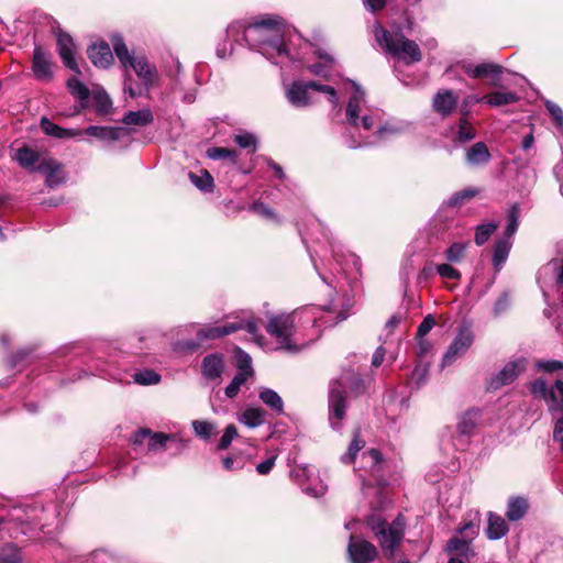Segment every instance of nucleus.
<instances>
[{
    "label": "nucleus",
    "mask_w": 563,
    "mask_h": 563,
    "mask_svg": "<svg viewBox=\"0 0 563 563\" xmlns=\"http://www.w3.org/2000/svg\"><path fill=\"white\" fill-rule=\"evenodd\" d=\"M367 523L378 539L384 555L389 560L394 559L405 533L402 516H398L390 525L380 517L372 516L368 518Z\"/></svg>",
    "instance_id": "obj_5"
},
{
    "label": "nucleus",
    "mask_w": 563,
    "mask_h": 563,
    "mask_svg": "<svg viewBox=\"0 0 563 563\" xmlns=\"http://www.w3.org/2000/svg\"><path fill=\"white\" fill-rule=\"evenodd\" d=\"M476 136L474 126L468 122L467 118L462 117L459 122L456 132V141L461 143L468 142Z\"/></svg>",
    "instance_id": "obj_39"
},
{
    "label": "nucleus",
    "mask_w": 563,
    "mask_h": 563,
    "mask_svg": "<svg viewBox=\"0 0 563 563\" xmlns=\"http://www.w3.org/2000/svg\"><path fill=\"white\" fill-rule=\"evenodd\" d=\"M32 69L35 78L38 80L48 81L53 78V64L49 55L40 46L34 48Z\"/></svg>",
    "instance_id": "obj_16"
},
{
    "label": "nucleus",
    "mask_w": 563,
    "mask_h": 563,
    "mask_svg": "<svg viewBox=\"0 0 563 563\" xmlns=\"http://www.w3.org/2000/svg\"><path fill=\"white\" fill-rule=\"evenodd\" d=\"M466 162L472 166H479L490 161V153L487 145L484 142H477L473 144L466 151Z\"/></svg>",
    "instance_id": "obj_22"
},
{
    "label": "nucleus",
    "mask_w": 563,
    "mask_h": 563,
    "mask_svg": "<svg viewBox=\"0 0 563 563\" xmlns=\"http://www.w3.org/2000/svg\"><path fill=\"white\" fill-rule=\"evenodd\" d=\"M508 532V526L504 518L493 512L488 514L487 537L490 540L503 538Z\"/></svg>",
    "instance_id": "obj_27"
},
{
    "label": "nucleus",
    "mask_w": 563,
    "mask_h": 563,
    "mask_svg": "<svg viewBox=\"0 0 563 563\" xmlns=\"http://www.w3.org/2000/svg\"><path fill=\"white\" fill-rule=\"evenodd\" d=\"M497 228V222H489L477 225L475 233V243L477 245H483L484 243H486L489 236L496 231Z\"/></svg>",
    "instance_id": "obj_45"
},
{
    "label": "nucleus",
    "mask_w": 563,
    "mask_h": 563,
    "mask_svg": "<svg viewBox=\"0 0 563 563\" xmlns=\"http://www.w3.org/2000/svg\"><path fill=\"white\" fill-rule=\"evenodd\" d=\"M85 133L99 140L115 141L119 139V129L117 128L91 125L85 130Z\"/></svg>",
    "instance_id": "obj_33"
},
{
    "label": "nucleus",
    "mask_w": 563,
    "mask_h": 563,
    "mask_svg": "<svg viewBox=\"0 0 563 563\" xmlns=\"http://www.w3.org/2000/svg\"><path fill=\"white\" fill-rule=\"evenodd\" d=\"M251 376L247 375V372L246 373L238 372V374L233 377L232 382L225 388L227 397H229V398L235 397L239 394L241 386L244 385L245 382Z\"/></svg>",
    "instance_id": "obj_47"
},
{
    "label": "nucleus",
    "mask_w": 563,
    "mask_h": 563,
    "mask_svg": "<svg viewBox=\"0 0 563 563\" xmlns=\"http://www.w3.org/2000/svg\"><path fill=\"white\" fill-rule=\"evenodd\" d=\"M252 209L257 214L266 217V218H272L274 216L273 211L267 206H265L263 202L253 203Z\"/></svg>",
    "instance_id": "obj_64"
},
{
    "label": "nucleus",
    "mask_w": 563,
    "mask_h": 563,
    "mask_svg": "<svg viewBox=\"0 0 563 563\" xmlns=\"http://www.w3.org/2000/svg\"><path fill=\"white\" fill-rule=\"evenodd\" d=\"M375 38L386 53L402 60L406 65H412L422 59L419 45L401 33H393L382 26H376Z\"/></svg>",
    "instance_id": "obj_3"
},
{
    "label": "nucleus",
    "mask_w": 563,
    "mask_h": 563,
    "mask_svg": "<svg viewBox=\"0 0 563 563\" xmlns=\"http://www.w3.org/2000/svg\"><path fill=\"white\" fill-rule=\"evenodd\" d=\"M59 167L60 166L56 161L48 158L42 161L36 167V169L52 177L59 169Z\"/></svg>",
    "instance_id": "obj_54"
},
{
    "label": "nucleus",
    "mask_w": 563,
    "mask_h": 563,
    "mask_svg": "<svg viewBox=\"0 0 563 563\" xmlns=\"http://www.w3.org/2000/svg\"><path fill=\"white\" fill-rule=\"evenodd\" d=\"M446 551L454 554L459 559L468 560L474 555V551L471 547V540L460 539L457 537L452 538L446 545Z\"/></svg>",
    "instance_id": "obj_25"
},
{
    "label": "nucleus",
    "mask_w": 563,
    "mask_h": 563,
    "mask_svg": "<svg viewBox=\"0 0 563 563\" xmlns=\"http://www.w3.org/2000/svg\"><path fill=\"white\" fill-rule=\"evenodd\" d=\"M526 368L525 360H517L507 363L499 373L489 382V388L498 389L501 386L511 384Z\"/></svg>",
    "instance_id": "obj_15"
},
{
    "label": "nucleus",
    "mask_w": 563,
    "mask_h": 563,
    "mask_svg": "<svg viewBox=\"0 0 563 563\" xmlns=\"http://www.w3.org/2000/svg\"><path fill=\"white\" fill-rule=\"evenodd\" d=\"M191 183L202 191H211L213 187V178L209 172L202 169L199 174L189 173Z\"/></svg>",
    "instance_id": "obj_36"
},
{
    "label": "nucleus",
    "mask_w": 563,
    "mask_h": 563,
    "mask_svg": "<svg viewBox=\"0 0 563 563\" xmlns=\"http://www.w3.org/2000/svg\"><path fill=\"white\" fill-rule=\"evenodd\" d=\"M87 54L91 63L99 68H107L113 62V54L106 42L92 44L88 47Z\"/></svg>",
    "instance_id": "obj_18"
},
{
    "label": "nucleus",
    "mask_w": 563,
    "mask_h": 563,
    "mask_svg": "<svg viewBox=\"0 0 563 563\" xmlns=\"http://www.w3.org/2000/svg\"><path fill=\"white\" fill-rule=\"evenodd\" d=\"M95 106L99 114H107L111 109L112 102L104 91H98L95 93Z\"/></svg>",
    "instance_id": "obj_50"
},
{
    "label": "nucleus",
    "mask_w": 563,
    "mask_h": 563,
    "mask_svg": "<svg viewBox=\"0 0 563 563\" xmlns=\"http://www.w3.org/2000/svg\"><path fill=\"white\" fill-rule=\"evenodd\" d=\"M235 360L239 373H246L249 376H253L252 358L251 356L241 349H235Z\"/></svg>",
    "instance_id": "obj_46"
},
{
    "label": "nucleus",
    "mask_w": 563,
    "mask_h": 563,
    "mask_svg": "<svg viewBox=\"0 0 563 563\" xmlns=\"http://www.w3.org/2000/svg\"><path fill=\"white\" fill-rule=\"evenodd\" d=\"M363 467L367 468V472L371 474V478L365 479L364 482L367 485H383L385 484L384 477V465L385 461L380 454V452L376 449H371L363 453L362 455Z\"/></svg>",
    "instance_id": "obj_11"
},
{
    "label": "nucleus",
    "mask_w": 563,
    "mask_h": 563,
    "mask_svg": "<svg viewBox=\"0 0 563 563\" xmlns=\"http://www.w3.org/2000/svg\"><path fill=\"white\" fill-rule=\"evenodd\" d=\"M113 51L124 68L131 67L145 87L152 86L156 79V70L144 56H133L120 35L111 37Z\"/></svg>",
    "instance_id": "obj_6"
},
{
    "label": "nucleus",
    "mask_w": 563,
    "mask_h": 563,
    "mask_svg": "<svg viewBox=\"0 0 563 563\" xmlns=\"http://www.w3.org/2000/svg\"><path fill=\"white\" fill-rule=\"evenodd\" d=\"M208 157L212 159H230L235 162L238 158V154L233 150L224 148V147H211L207 152Z\"/></svg>",
    "instance_id": "obj_49"
},
{
    "label": "nucleus",
    "mask_w": 563,
    "mask_h": 563,
    "mask_svg": "<svg viewBox=\"0 0 563 563\" xmlns=\"http://www.w3.org/2000/svg\"><path fill=\"white\" fill-rule=\"evenodd\" d=\"M364 102V92L356 86L355 93L347 102L345 114L351 125L362 126L364 130L369 131L375 125L376 117L374 114L363 113Z\"/></svg>",
    "instance_id": "obj_10"
},
{
    "label": "nucleus",
    "mask_w": 563,
    "mask_h": 563,
    "mask_svg": "<svg viewBox=\"0 0 563 563\" xmlns=\"http://www.w3.org/2000/svg\"><path fill=\"white\" fill-rule=\"evenodd\" d=\"M509 305H510L509 296L507 294H503L496 300V302L494 305V314L495 316L501 314L504 311H506L508 309Z\"/></svg>",
    "instance_id": "obj_59"
},
{
    "label": "nucleus",
    "mask_w": 563,
    "mask_h": 563,
    "mask_svg": "<svg viewBox=\"0 0 563 563\" xmlns=\"http://www.w3.org/2000/svg\"><path fill=\"white\" fill-rule=\"evenodd\" d=\"M240 329H245L249 334L261 344L262 336L258 334V325L254 320H240L234 322H227L224 325H205L197 332L199 342L206 340H213L231 334Z\"/></svg>",
    "instance_id": "obj_8"
},
{
    "label": "nucleus",
    "mask_w": 563,
    "mask_h": 563,
    "mask_svg": "<svg viewBox=\"0 0 563 563\" xmlns=\"http://www.w3.org/2000/svg\"><path fill=\"white\" fill-rule=\"evenodd\" d=\"M296 312L280 313L271 316L265 329L272 339L276 342L277 350H284L289 353H297L305 343L298 342L295 338V318Z\"/></svg>",
    "instance_id": "obj_4"
},
{
    "label": "nucleus",
    "mask_w": 563,
    "mask_h": 563,
    "mask_svg": "<svg viewBox=\"0 0 563 563\" xmlns=\"http://www.w3.org/2000/svg\"><path fill=\"white\" fill-rule=\"evenodd\" d=\"M222 464L224 470L232 471V470H240L243 467V462L240 459H234L231 456H227L222 460Z\"/></svg>",
    "instance_id": "obj_62"
},
{
    "label": "nucleus",
    "mask_w": 563,
    "mask_h": 563,
    "mask_svg": "<svg viewBox=\"0 0 563 563\" xmlns=\"http://www.w3.org/2000/svg\"><path fill=\"white\" fill-rule=\"evenodd\" d=\"M512 246L511 241L508 239H499L495 245H494V253H493V263L496 269H500V267L506 262L510 249Z\"/></svg>",
    "instance_id": "obj_31"
},
{
    "label": "nucleus",
    "mask_w": 563,
    "mask_h": 563,
    "mask_svg": "<svg viewBox=\"0 0 563 563\" xmlns=\"http://www.w3.org/2000/svg\"><path fill=\"white\" fill-rule=\"evenodd\" d=\"M56 40L57 51L65 66L76 74H80V68L75 58L76 46L73 37L59 29L56 32Z\"/></svg>",
    "instance_id": "obj_14"
},
{
    "label": "nucleus",
    "mask_w": 563,
    "mask_h": 563,
    "mask_svg": "<svg viewBox=\"0 0 563 563\" xmlns=\"http://www.w3.org/2000/svg\"><path fill=\"white\" fill-rule=\"evenodd\" d=\"M537 367L540 371L552 373L560 369H563V362L561 361H539L537 362Z\"/></svg>",
    "instance_id": "obj_55"
},
{
    "label": "nucleus",
    "mask_w": 563,
    "mask_h": 563,
    "mask_svg": "<svg viewBox=\"0 0 563 563\" xmlns=\"http://www.w3.org/2000/svg\"><path fill=\"white\" fill-rule=\"evenodd\" d=\"M153 121V114L148 109L139 111H130L124 118L123 122L128 125H146Z\"/></svg>",
    "instance_id": "obj_32"
},
{
    "label": "nucleus",
    "mask_w": 563,
    "mask_h": 563,
    "mask_svg": "<svg viewBox=\"0 0 563 563\" xmlns=\"http://www.w3.org/2000/svg\"><path fill=\"white\" fill-rule=\"evenodd\" d=\"M519 208L517 205H514L508 212V219H507V227L504 233L503 239H508L511 241V238L516 233L518 227H519Z\"/></svg>",
    "instance_id": "obj_40"
},
{
    "label": "nucleus",
    "mask_w": 563,
    "mask_h": 563,
    "mask_svg": "<svg viewBox=\"0 0 563 563\" xmlns=\"http://www.w3.org/2000/svg\"><path fill=\"white\" fill-rule=\"evenodd\" d=\"M135 383L140 385H154L159 383L161 376L152 369H145L134 374Z\"/></svg>",
    "instance_id": "obj_48"
},
{
    "label": "nucleus",
    "mask_w": 563,
    "mask_h": 563,
    "mask_svg": "<svg viewBox=\"0 0 563 563\" xmlns=\"http://www.w3.org/2000/svg\"><path fill=\"white\" fill-rule=\"evenodd\" d=\"M192 429L195 434L203 440L210 439V437L216 432L217 426L213 422L206 420H194Z\"/></svg>",
    "instance_id": "obj_37"
},
{
    "label": "nucleus",
    "mask_w": 563,
    "mask_h": 563,
    "mask_svg": "<svg viewBox=\"0 0 563 563\" xmlns=\"http://www.w3.org/2000/svg\"><path fill=\"white\" fill-rule=\"evenodd\" d=\"M258 397L276 413L280 415L284 412V401L275 390L267 387H262L260 389Z\"/></svg>",
    "instance_id": "obj_29"
},
{
    "label": "nucleus",
    "mask_w": 563,
    "mask_h": 563,
    "mask_svg": "<svg viewBox=\"0 0 563 563\" xmlns=\"http://www.w3.org/2000/svg\"><path fill=\"white\" fill-rule=\"evenodd\" d=\"M234 141L242 148L253 147V151L256 148V139L251 133L244 132L236 134Z\"/></svg>",
    "instance_id": "obj_53"
},
{
    "label": "nucleus",
    "mask_w": 563,
    "mask_h": 563,
    "mask_svg": "<svg viewBox=\"0 0 563 563\" xmlns=\"http://www.w3.org/2000/svg\"><path fill=\"white\" fill-rule=\"evenodd\" d=\"M67 88L69 92L80 101H86L89 98V89L76 77H71L67 80Z\"/></svg>",
    "instance_id": "obj_41"
},
{
    "label": "nucleus",
    "mask_w": 563,
    "mask_h": 563,
    "mask_svg": "<svg viewBox=\"0 0 563 563\" xmlns=\"http://www.w3.org/2000/svg\"><path fill=\"white\" fill-rule=\"evenodd\" d=\"M265 416L266 412L262 408L249 407L241 413L239 421L249 428H256L265 422Z\"/></svg>",
    "instance_id": "obj_26"
},
{
    "label": "nucleus",
    "mask_w": 563,
    "mask_h": 563,
    "mask_svg": "<svg viewBox=\"0 0 563 563\" xmlns=\"http://www.w3.org/2000/svg\"><path fill=\"white\" fill-rule=\"evenodd\" d=\"M539 283L553 282L555 285L563 284V257L551 260L539 271Z\"/></svg>",
    "instance_id": "obj_19"
},
{
    "label": "nucleus",
    "mask_w": 563,
    "mask_h": 563,
    "mask_svg": "<svg viewBox=\"0 0 563 563\" xmlns=\"http://www.w3.org/2000/svg\"><path fill=\"white\" fill-rule=\"evenodd\" d=\"M464 71L472 78H483L486 76H498L503 71V67L493 63H482L478 65L464 64Z\"/></svg>",
    "instance_id": "obj_21"
},
{
    "label": "nucleus",
    "mask_w": 563,
    "mask_h": 563,
    "mask_svg": "<svg viewBox=\"0 0 563 563\" xmlns=\"http://www.w3.org/2000/svg\"><path fill=\"white\" fill-rule=\"evenodd\" d=\"M275 461H276V455H272V456L267 457L265 461H263L262 463L257 464V466H256L257 473L261 475L268 474L272 471L273 466L275 465Z\"/></svg>",
    "instance_id": "obj_61"
},
{
    "label": "nucleus",
    "mask_w": 563,
    "mask_h": 563,
    "mask_svg": "<svg viewBox=\"0 0 563 563\" xmlns=\"http://www.w3.org/2000/svg\"><path fill=\"white\" fill-rule=\"evenodd\" d=\"M477 194L478 189L476 188H465L453 194L452 197L449 199L448 205L451 207H460L464 205L466 201L477 196Z\"/></svg>",
    "instance_id": "obj_43"
},
{
    "label": "nucleus",
    "mask_w": 563,
    "mask_h": 563,
    "mask_svg": "<svg viewBox=\"0 0 563 563\" xmlns=\"http://www.w3.org/2000/svg\"><path fill=\"white\" fill-rule=\"evenodd\" d=\"M473 341H474L473 332L467 328L461 329V331L454 338L453 342L448 347V350L443 356V360H442V366H450L459 357L464 355L466 353V351L473 344Z\"/></svg>",
    "instance_id": "obj_12"
},
{
    "label": "nucleus",
    "mask_w": 563,
    "mask_h": 563,
    "mask_svg": "<svg viewBox=\"0 0 563 563\" xmlns=\"http://www.w3.org/2000/svg\"><path fill=\"white\" fill-rule=\"evenodd\" d=\"M289 31L283 21L276 16L263 18L253 23L233 22L228 26V36L236 42L244 41L274 64L289 57L285 37Z\"/></svg>",
    "instance_id": "obj_1"
},
{
    "label": "nucleus",
    "mask_w": 563,
    "mask_h": 563,
    "mask_svg": "<svg viewBox=\"0 0 563 563\" xmlns=\"http://www.w3.org/2000/svg\"><path fill=\"white\" fill-rule=\"evenodd\" d=\"M418 340V351H417V354L422 357L424 355H427L431 349H432V344L431 342H429L428 340H426L424 338H417Z\"/></svg>",
    "instance_id": "obj_63"
},
{
    "label": "nucleus",
    "mask_w": 563,
    "mask_h": 563,
    "mask_svg": "<svg viewBox=\"0 0 563 563\" xmlns=\"http://www.w3.org/2000/svg\"><path fill=\"white\" fill-rule=\"evenodd\" d=\"M365 446V441L360 437V433L356 432L352 442L349 445L347 452L342 455L341 460L345 464H351L354 462L356 454Z\"/></svg>",
    "instance_id": "obj_38"
},
{
    "label": "nucleus",
    "mask_w": 563,
    "mask_h": 563,
    "mask_svg": "<svg viewBox=\"0 0 563 563\" xmlns=\"http://www.w3.org/2000/svg\"><path fill=\"white\" fill-rule=\"evenodd\" d=\"M467 246H468L467 242L452 243L445 251V258L450 263H460L462 261V258L464 257Z\"/></svg>",
    "instance_id": "obj_42"
},
{
    "label": "nucleus",
    "mask_w": 563,
    "mask_h": 563,
    "mask_svg": "<svg viewBox=\"0 0 563 563\" xmlns=\"http://www.w3.org/2000/svg\"><path fill=\"white\" fill-rule=\"evenodd\" d=\"M23 558L20 548L8 543L0 550V563H22Z\"/></svg>",
    "instance_id": "obj_35"
},
{
    "label": "nucleus",
    "mask_w": 563,
    "mask_h": 563,
    "mask_svg": "<svg viewBox=\"0 0 563 563\" xmlns=\"http://www.w3.org/2000/svg\"><path fill=\"white\" fill-rule=\"evenodd\" d=\"M545 107L558 125L563 128V110L552 101H547Z\"/></svg>",
    "instance_id": "obj_57"
},
{
    "label": "nucleus",
    "mask_w": 563,
    "mask_h": 563,
    "mask_svg": "<svg viewBox=\"0 0 563 563\" xmlns=\"http://www.w3.org/2000/svg\"><path fill=\"white\" fill-rule=\"evenodd\" d=\"M363 382L357 374L343 373L332 382L329 389V421L333 429L339 430L346 415L349 391L360 393Z\"/></svg>",
    "instance_id": "obj_2"
},
{
    "label": "nucleus",
    "mask_w": 563,
    "mask_h": 563,
    "mask_svg": "<svg viewBox=\"0 0 563 563\" xmlns=\"http://www.w3.org/2000/svg\"><path fill=\"white\" fill-rule=\"evenodd\" d=\"M224 369L223 358L220 354H210L203 358L202 373L209 379L219 378Z\"/></svg>",
    "instance_id": "obj_24"
},
{
    "label": "nucleus",
    "mask_w": 563,
    "mask_h": 563,
    "mask_svg": "<svg viewBox=\"0 0 563 563\" xmlns=\"http://www.w3.org/2000/svg\"><path fill=\"white\" fill-rule=\"evenodd\" d=\"M478 418L477 411L466 412L460 420L457 429L461 434H471L476 427Z\"/></svg>",
    "instance_id": "obj_44"
},
{
    "label": "nucleus",
    "mask_w": 563,
    "mask_h": 563,
    "mask_svg": "<svg viewBox=\"0 0 563 563\" xmlns=\"http://www.w3.org/2000/svg\"><path fill=\"white\" fill-rule=\"evenodd\" d=\"M428 374V365L427 364H418L412 371L411 378L416 380L417 385H420L424 382V378Z\"/></svg>",
    "instance_id": "obj_60"
},
{
    "label": "nucleus",
    "mask_w": 563,
    "mask_h": 563,
    "mask_svg": "<svg viewBox=\"0 0 563 563\" xmlns=\"http://www.w3.org/2000/svg\"><path fill=\"white\" fill-rule=\"evenodd\" d=\"M528 510V501L523 497H511L508 501L506 516L510 521L521 519Z\"/></svg>",
    "instance_id": "obj_30"
},
{
    "label": "nucleus",
    "mask_w": 563,
    "mask_h": 563,
    "mask_svg": "<svg viewBox=\"0 0 563 563\" xmlns=\"http://www.w3.org/2000/svg\"><path fill=\"white\" fill-rule=\"evenodd\" d=\"M437 273L444 279L457 280L461 273L448 263L437 265Z\"/></svg>",
    "instance_id": "obj_52"
},
{
    "label": "nucleus",
    "mask_w": 563,
    "mask_h": 563,
    "mask_svg": "<svg viewBox=\"0 0 563 563\" xmlns=\"http://www.w3.org/2000/svg\"><path fill=\"white\" fill-rule=\"evenodd\" d=\"M459 97L452 90L443 89L437 92L433 98V109L442 117L450 115L456 108Z\"/></svg>",
    "instance_id": "obj_17"
},
{
    "label": "nucleus",
    "mask_w": 563,
    "mask_h": 563,
    "mask_svg": "<svg viewBox=\"0 0 563 563\" xmlns=\"http://www.w3.org/2000/svg\"><path fill=\"white\" fill-rule=\"evenodd\" d=\"M239 435L238 429L234 424H229L220 439V442L218 444V450H227L232 441L236 439Z\"/></svg>",
    "instance_id": "obj_51"
},
{
    "label": "nucleus",
    "mask_w": 563,
    "mask_h": 563,
    "mask_svg": "<svg viewBox=\"0 0 563 563\" xmlns=\"http://www.w3.org/2000/svg\"><path fill=\"white\" fill-rule=\"evenodd\" d=\"M310 90L323 92L327 95L328 100L335 107H339V99L336 91L333 87L321 85L316 81L301 82L295 81L286 89L287 100L297 108H303L311 103Z\"/></svg>",
    "instance_id": "obj_7"
},
{
    "label": "nucleus",
    "mask_w": 563,
    "mask_h": 563,
    "mask_svg": "<svg viewBox=\"0 0 563 563\" xmlns=\"http://www.w3.org/2000/svg\"><path fill=\"white\" fill-rule=\"evenodd\" d=\"M14 159L23 168H33L34 164L38 162V154L32 148L23 146L15 152Z\"/></svg>",
    "instance_id": "obj_34"
},
{
    "label": "nucleus",
    "mask_w": 563,
    "mask_h": 563,
    "mask_svg": "<svg viewBox=\"0 0 563 563\" xmlns=\"http://www.w3.org/2000/svg\"><path fill=\"white\" fill-rule=\"evenodd\" d=\"M41 129L45 134L55 139H70L82 134L81 130L62 128L47 118L41 119Z\"/></svg>",
    "instance_id": "obj_23"
},
{
    "label": "nucleus",
    "mask_w": 563,
    "mask_h": 563,
    "mask_svg": "<svg viewBox=\"0 0 563 563\" xmlns=\"http://www.w3.org/2000/svg\"><path fill=\"white\" fill-rule=\"evenodd\" d=\"M553 440L559 443L560 451L563 453V415L554 423Z\"/></svg>",
    "instance_id": "obj_58"
},
{
    "label": "nucleus",
    "mask_w": 563,
    "mask_h": 563,
    "mask_svg": "<svg viewBox=\"0 0 563 563\" xmlns=\"http://www.w3.org/2000/svg\"><path fill=\"white\" fill-rule=\"evenodd\" d=\"M347 554L352 563H369L377 556L376 548L366 540L350 536Z\"/></svg>",
    "instance_id": "obj_13"
},
{
    "label": "nucleus",
    "mask_w": 563,
    "mask_h": 563,
    "mask_svg": "<svg viewBox=\"0 0 563 563\" xmlns=\"http://www.w3.org/2000/svg\"><path fill=\"white\" fill-rule=\"evenodd\" d=\"M531 393L534 397L545 401L550 412H562L563 415V382L558 379L552 386L545 380L537 379L531 385Z\"/></svg>",
    "instance_id": "obj_9"
},
{
    "label": "nucleus",
    "mask_w": 563,
    "mask_h": 563,
    "mask_svg": "<svg viewBox=\"0 0 563 563\" xmlns=\"http://www.w3.org/2000/svg\"><path fill=\"white\" fill-rule=\"evenodd\" d=\"M147 439V446L152 451L164 450L167 442L174 441V437L164 434L162 432L152 433L150 430H140L135 434V442H143Z\"/></svg>",
    "instance_id": "obj_20"
},
{
    "label": "nucleus",
    "mask_w": 563,
    "mask_h": 563,
    "mask_svg": "<svg viewBox=\"0 0 563 563\" xmlns=\"http://www.w3.org/2000/svg\"><path fill=\"white\" fill-rule=\"evenodd\" d=\"M518 100V97L514 92H505V91H495L488 93L481 99H477L478 102H486L492 107H500L505 104L514 103Z\"/></svg>",
    "instance_id": "obj_28"
},
{
    "label": "nucleus",
    "mask_w": 563,
    "mask_h": 563,
    "mask_svg": "<svg viewBox=\"0 0 563 563\" xmlns=\"http://www.w3.org/2000/svg\"><path fill=\"white\" fill-rule=\"evenodd\" d=\"M435 325V320L428 314L418 327L417 338H424Z\"/></svg>",
    "instance_id": "obj_56"
}]
</instances>
